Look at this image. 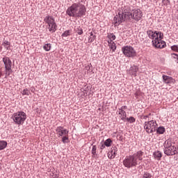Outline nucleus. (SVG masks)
<instances>
[{
	"mask_svg": "<svg viewBox=\"0 0 178 178\" xmlns=\"http://www.w3.org/2000/svg\"><path fill=\"white\" fill-rule=\"evenodd\" d=\"M86 12H87L86 6L78 2L72 3V6L67 9L66 13L70 17H83V16H86Z\"/></svg>",
	"mask_w": 178,
	"mask_h": 178,
	"instance_id": "obj_1",
	"label": "nucleus"
},
{
	"mask_svg": "<svg viewBox=\"0 0 178 178\" xmlns=\"http://www.w3.org/2000/svg\"><path fill=\"white\" fill-rule=\"evenodd\" d=\"M144 152L141 151H138L136 154H134L131 156H127L123 161V165L125 168H133L134 166H137L138 164V161H143V155Z\"/></svg>",
	"mask_w": 178,
	"mask_h": 178,
	"instance_id": "obj_2",
	"label": "nucleus"
},
{
	"mask_svg": "<svg viewBox=\"0 0 178 178\" xmlns=\"http://www.w3.org/2000/svg\"><path fill=\"white\" fill-rule=\"evenodd\" d=\"M11 118L15 124L20 126V124H23V123L26 122L27 115H26V113L24 111H18L17 113H14Z\"/></svg>",
	"mask_w": 178,
	"mask_h": 178,
	"instance_id": "obj_3",
	"label": "nucleus"
},
{
	"mask_svg": "<svg viewBox=\"0 0 178 178\" xmlns=\"http://www.w3.org/2000/svg\"><path fill=\"white\" fill-rule=\"evenodd\" d=\"M44 22L47 25V29L49 30L50 33H55L58 29V25H56V22H55V19L54 17L47 15L44 19Z\"/></svg>",
	"mask_w": 178,
	"mask_h": 178,
	"instance_id": "obj_4",
	"label": "nucleus"
},
{
	"mask_svg": "<svg viewBox=\"0 0 178 178\" xmlns=\"http://www.w3.org/2000/svg\"><path fill=\"white\" fill-rule=\"evenodd\" d=\"M156 129H158V124L156 120H150L147 122H145L144 124V129L145 130L147 134H151L154 131H156Z\"/></svg>",
	"mask_w": 178,
	"mask_h": 178,
	"instance_id": "obj_5",
	"label": "nucleus"
},
{
	"mask_svg": "<svg viewBox=\"0 0 178 178\" xmlns=\"http://www.w3.org/2000/svg\"><path fill=\"white\" fill-rule=\"evenodd\" d=\"M122 51L127 58H135V56H137V51L131 46L123 47Z\"/></svg>",
	"mask_w": 178,
	"mask_h": 178,
	"instance_id": "obj_6",
	"label": "nucleus"
},
{
	"mask_svg": "<svg viewBox=\"0 0 178 178\" xmlns=\"http://www.w3.org/2000/svg\"><path fill=\"white\" fill-rule=\"evenodd\" d=\"M147 34L150 38V40H152V44H154V41H156L159 38L162 39L163 38V33L160 31H152V30H149L147 31Z\"/></svg>",
	"mask_w": 178,
	"mask_h": 178,
	"instance_id": "obj_7",
	"label": "nucleus"
},
{
	"mask_svg": "<svg viewBox=\"0 0 178 178\" xmlns=\"http://www.w3.org/2000/svg\"><path fill=\"white\" fill-rule=\"evenodd\" d=\"M129 20L134 19V20L138 22V20H141V17H143V12L138 8H135L132 10L131 14L129 15Z\"/></svg>",
	"mask_w": 178,
	"mask_h": 178,
	"instance_id": "obj_8",
	"label": "nucleus"
},
{
	"mask_svg": "<svg viewBox=\"0 0 178 178\" xmlns=\"http://www.w3.org/2000/svg\"><path fill=\"white\" fill-rule=\"evenodd\" d=\"M3 62L6 69V76H10V73H12V60L9 57L6 56L3 58Z\"/></svg>",
	"mask_w": 178,
	"mask_h": 178,
	"instance_id": "obj_9",
	"label": "nucleus"
},
{
	"mask_svg": "<svg viewBox=\"0 0 178 178\" xmlns=\"http://www.w3.org/2000/svg\"><path fill=\"white\" fill-rule=\"evenodd\" d=\"M164 154L168 156L176 155L178 154V146L172 145L167 149H164Z\"/></svg>",
	"mask_w": 178,
	"mask_h": 178,
	"instance_id": "obj_10",
	"label": "nucleus"
},
{
	"mask_svg": "<svg viewBox=\"0 0 178 178\" xmlns=\"http://www.w3.org/2000/svg\"><path fill=\"white\" fill-rule=\"evenodd\" d=\"M122 11H120L121 15H123V16L127 19H129L130 17L129 15H131V13L133 12V10H131V7L130 6H125L124 7L121 8Z\"/></svg>",
	"mask_w": 178,
	"mask_h": 178,
	"instance_id": "obj_11",
	"label": "nucleus"
},
{
	"mask_svg": "<svg viewBox=\"0 0 178 178\" xmlns=\"http://www.w3.org/2000/svg\"><path fill=\"white\" fill-rule=\"evenodd\" d=\"M127 20V19L123 16V14L120 13V12L118 13V15L114 17L113 22H114V25L119 26L121 23H123Z\"/></svg>",
	"mask_w": 178,
	"mask_h": 178,
	"instance_id": "obj_12",
	"label": "nucleus"
},
{
	"mask_svg": "<svg viewBox=\"0 0 178 178\" xmlns=\"http://www.w3.org/2000/svg\"><path fill=\"white\" fill-rule=\"evenodd\" d=\"M56 131L58 137H63L65 136L69 135V130L63 128V127H58L56 129Z\"/></svg>",
	"mask_w": 178,
	"mask_h": 178,
	"instance_id": "obj_13",
	"label": "nucleus"
},
{
	"mask_svg": "<svg viewBox=\"0 0 178 178\" xmlns=\"http://www.w3.org/2000/svg\"><path fill=\"white\" fill-rule=\"evenodd\" d=\"M163 38H158L156 41H154V47H155L156 48H160L161 49H162V48H165V47H166V42H165V41L162 40Z\"/></svg>",
	"mask_w": 178,
	"mask_h": 178,
	"instance_id": "obj_14",
	"label": "nucleus"
},
{
	"mask_svg": "<svg viewBox=\"0 0 178 178\" xmlns=\"http://www.w3.org/2000/svg\"><path fill=\"white\" fill-rule=\"evenodd\" d=\"M163 81L165 83V84H175V83H176V80H175V79L166 75H163Z\"/></svg>",
	"mask_w": 178,
	"mask_h": 178,
	"instance_id": "obj_15",
	"label": "nucleus"
},
{
	"mask_svg": "<svg viewBox=\"0 0 178 178\" xmlns=\"http://www.w3.org/2000/svg\"><path fill=\"white\" fill-rule=\"evenodd\" d=\"M137 72H138V67L136 65H133L129 70V73L131 74V76H137Z\"/></svg>",
	"mask_w": 178,
	"mask_h": 178,
	"instance_id": "obj_16",
	"label": "nucleus"
},
{
	"mask_svg": "<svg viewBox=\"0 0 178 178\" xmlns=\"http://www.w3.org/2000/svg\"><path fill=\"white\" fill-rule=\"evenodd\" d=\"M173 146V143L170 139H168L164 142L163 147L164 149H167L168 148Z\"/></svg>",
	"mask_w": 178,
	"mask_h": 178,
	"instance_id": "obj_17",
	"label": "nucleus"
},
{
	"mask_svg": "<svg viewBox=\"0 0 178 178\" xmlns=\"http://www.w3.org/2000/svg\"><path fill=\"white\" fill-rule=\"evenodd\" d=\"M108 43L110 49H112L113 52H115V51L116 50V44L115 43V42L112 40H108Z\"/></svg>",
	"mask_w": 178,
	"mask_h": 178,
	"instance_id": "obj_18",
	"label": "nucleus"
},
{
	"mask_svg": "<svg viewBox=\"0 0 178 178\" xmlns=\"http://www.w3.org/2000/svg\"><path fill=\"white\" fill-rule=\"evenodd\" d=\"M118 114L120 115V118L122 119V120H126V111H124L123 109H119Z\"/></svg>",
	"mask_w": 178,
	"mask_h": 178,
	"instance_id": "obj_19",
	"label": "nucleus"
},
{
	"mask_svg": "<svg viewBox=\"0 0 178 178\" xmlns=\"http://www.w3.org/2000/svg\"><path fill=\"white\" fill-rule=\"evenodd\" d=\"M153 155L155 159L157 161H161V159L162 158V152L160 151H156L154 152Z\"/></svg>",
	"mask_w": 178,
	"mask_h": 178,
	"instance_id": "obj_20",
	"label": "nucleus"
},
{
	"mask_svg": "<svg viewBox=\"0 0 178 178\" xmlns=\"http://www.w3.org/2000/svg\"><path fill=\"white\" fill-rule=\"evenodd\" d=\"M90 35L88 38V42L91 44V42H94L95 41V39L97 38V36L92 33V32L89 33Z\"/></svg>",
	"mask_w": 178,
	"mask_h": 178,
	"instance_id": "obj_21",
	"label": "nucleus"
},
{
	"mask_svg": "<svg viewBox=\"0 0 178 178\" xmlns=\"http://www.w3.org/2000/svg\"><path fill=\"white\" fill-rule=\"evenodd\" d=\"M8 147V142L5 140H0V151H2V149H5Z\"/></svg>",
	"mask_w": 178,
	"mask_h": 178,
	"instance_id": "obj_22",
	"label": "nucleus"
},
{
	"mask_svg": "<svg viewBox=\"0 0 178 178\" xmlns=\"http://www.w3.org/2000/svg\"><path fill=\"white\" fill-rule=\"evenodd\" d=\"M2 45L6 48L7 50L10 49V42L8 40H4Z\"/></svg>",
	"mask_w": 178,
	"mask_h": 178,
	"instance_id": "obj_23",
	"label": "nucleus"
},
{
	"mask_svg": "<svg viewBox=\"0 0 178 178\" xmlns=\"http://www.w3.org/2000/svg\"><path fill=\"white\" fill-rule=\"evenodd\" d=\"M157 134H163L165 133V127H159L156 129Z\"/></svg>",
	"mask_w": 178,
	"mask_h": 178,
	"instance_id": "obj_24",
	"label": "nucleus"
},
{
	"mask_svg": "<svg viewBox=\"0 0 178 178\" xmlns=\"http://www.w3.org/2000/svg\"><path fill=\"white\" fill-rule=\"evenodd\" d=\"M75 31L79 34V35H81V34H83V29L80 26L76 27L75 29Z\"/></svg>",
	"mask_w": 178,
	"mask_h": 178,
	"instance_id": "obj_25",
	"label": "nucleus"
},
{
	"mask_svg": "<svg viewBox=\"0 0 178 178\" xmlns=\"http://www.w3.org/2000/svg\"><path fill=\"white\" fill-rule=\"evenodd\" d=\"M111 153H112V155H113V156H116V152H118V147H111V151L110 152Z\"/></svg>",
	"mask_w": 178,
	"mask_h": 178,
	"instance_id": "obj_26",
	"label": "nucleus"
},
{
	"mask_svg": "<svg viewBox=\"0 0 178 178\" xmlns=\"http://www.w3.org/2000/svg\"><path fill=\"white\" fill-rule=\"evenodd\" d=\"M43 49H44V51H51V44L49 43H47V44H45L44 46H43Z\"/></svg>",
	"mask_w": 178,
	"mask_h": 178,
	"instance_id": "obj_27",
	"label": "nucleus"
},
{
	"mask_svg": "<svg viewBox=\"0 0 178 178\" xmlns=\"http://www.w3.org/2000/svg\"><path fill=\"white\" fill-rule=\"evenodd\" d=\"M111 144H112V140L111 139H107L105 140L104 145L106 146V147H111Z\"/></svg>",
	"mask_w": 178,
	"mask_h": 178,
	"instance_id": "obj_28",
	"label": "nucleus"
},
{
	"mask_svg": "<svg viewBox=\"0 0 178 178\" xmlns=\"http://www.w3.org/2000/svg\"><path fill=\"white\" fill-rule=\"evenodd\" d=\"M70 33H72V31H70V30L65 31L62 34V37H69V35H70Z\"/></svg>",
	"mask_w": 178,
	"mask_h": 178,
	"instance_id": "obj_29",
	"label": "nucleus"
},
{
	"mask_svg": "<svg viewBox=\"0 0 178 178\" xmlns=\"http://www.w3.org/2000/svg\"><path fill=\"white\" fill-rule=\"evenodd\" d=\"M109 41H113L116 40V36L113 33H110L108 35Z\"/></svg>",
	"mask_w": 178,
	"mask_h": 178,
	"instance_id": "obj_30",
	"label": "nucleus"
},
{
	"mask_svg": "<svg viewBox=\"0 0 178 178\" xmlns=\"http://www.w3.org/2000/svg\"><path fill=\"white\" fill-rule=\"evenodd\" d=\"M125 120H127V122H129V123H134V122H136V118L134 117H130L129 118H126Z\"/></svg>",
	"mask_w": 178,
	"mask_h": 178,
	"instance_id": "obj_31",
	"label": "nucleus"
},
{
	"mask_svg": "<svg viewBox=\"0 0 178 178\" xmlns=\"http://www.w3.org/2000/svg\"><path fill=\"white\" fill-rule=\"evenodd\" d=\"M22 95H30V90L29 89L26 88L22 90Z\"/></svg>",
	"mask_w": 178,
	"mask_h": 178,
	"instance_id": "obj_32",
	"label": "nucleus"
},
{
	"mask_svg": "<svg viewBox=\"0 0 178 178\" xmlns=\"http://www.w3.org/2000/svg\"><path fill=\"white\" fill-rule=\"evenodd\" d=\"M95 154H97V145H93L92 148V154L93 157L95 156Z\"/></svg>",
	"mask_w": 178,
	"mask_h": 178,
	"instance_id": "obj_33",
	"label": "nucleus"
},
{
	"mask_svg": "<svg viewBox=\"0 0 178 178\" xmlns=\"http://www.w3.org/2000/svg\"><path fill=\"white\" fill-rule=\"evenodd\" d=\"M67 141H69V137H67V136H63L62 142L63 143V144H66Z\"/></svg>",
	"mask_w": 178,
	"mask_h": 178,
	"instance_id": "obj_34",
	"label": "nucleus"
},
{
	"mask_svg": "<svg viewBox=\"0 0 178 178\" xmlns=\"http://www.w3.org/2000/svg\"><path fill=\"white\" fill-rule=\"evenodd\" d=\"M162 3L165 6H168V5H170V1L169 0H163Z\"/></svg>",
	"mask_w": 178,
	"mask_h": 178,
	"instance_id": "obj_35",
	"label": "nucleus"
},
{
	"mask_svg": "<svg viewBox=\"0 0 178 178\" xmlns=\"http://www.w3.org/2000/svg\"><path fill=\"white\" fill-rule=\"evenodd\" d=\"M151 174L146 172L143 175V178H151Z\"/></svg>",
	"mask_w": 178,
	"mask_h": 178,
	"instance_id": "obj_36",
	"label": "nucleus"
},
{
	"mask_svg": "<svg viewBox=\"0 0 178 178\" xmlns=\"http://www.w3.org/2000/svg\"><path fill=\"white\" fill-rule=\"evenodd\" d=\"M171 49L172 51H175V52H178V46L174 45V46L171 47Z\"/></svg>",
	"mask_w": 178,
	"mask_h": 178,
	"instance_id": "obj_37",
	"label": "nucleus"
},
{
	"mask_svg": "<svg viewBox=\"0 0 178 178\" xmlns=\"http://www.w3.org/2000/svg\"><path fill=\"white\" fill-rule=\"evenodd\" d=\"M108 158H109V159H113V158H115V156H113V154H112V153L111 152H108Z\"/></svg>",
	"mask_w": 178,
	"mask_h": 178,
	"instance_id": "obj_38",
	"label": "nucleus"
},
{
	"mask_svg": "<svg viewBox=\"0 0 178 178\" xmlns=\"http://www.w3.org/2000/svg\"><path fill=\"white\" fill-rule=\"evenodd\" d=\"M172 58H175V59H177L176 62L178 63V54H172Z\"/></svg>",
	"mask_w": 178,
	"mask_h": 178,
	"instance_id": "obj_39",
	"label": "nucleus"
},
{
	"mask_svg": "<svg viewBox=\"0 0 178 178\" xmlns=\"http://www.w3.org/2000/svg\"><path fill=\"white\" fill-rule=\"evenodd\" d=\"M105 147H106L104 143L103 145H102L100 149H104Z\"/></svg>",
	"mask_w": 178,
	"mask_h": 178,
	"instance_id": "obj_40",
	"label": "nucleus"
},
{
	"mask_svg": "<svg viewBox=\"0 0 178 178\" xmlns=\"http://www.w3.org/2000/svg\"><path fill=\"white\" fill-rule=\"evenodd\" d=\"M31 91L32 92H34V91H35V88H31Z\"/></svg>",
	"mask_w": 178,
	"mask_h": 178,
	"instance_id": "obj_41",
	"label": "nucleus"
},
{
	"mask_svg": "<svg viewBox=\"0 0 178 178\" xmlns=\"http://www.w3.org/2000/svg\"><path fill=\"white\" fill-rule=\"evenodd\" d=\"M120 109H122V111H123V109H126V106H122L121 108H120Z\"/></svg>",
	"mask_w": 178,
	"mask_h": 178,
	"instance_id": "obj_42",
	"label": "nucleus"
},
{
	"mask_svg": "<svg viewBox=\"0 0 178 178\" xmlns=\"http://www.w3.org/2000/svg\"><path fill=\"white\" fill-rule=\"evenodd\" d=\"M135 97L137 98V97H138V92H136L135 93Z\"/></svg>",
	"mask_w": 178,
	"mask_h": 178,
	"instance_id": "obj_43",
	"label": "nucleus"
},
{
	"mask_svg": "<svg viewBox=\"0 0 178 178\" xmlns=\"http://www.w3.org/2000/svg\"><path fill=\"white\" fill-rule=\"evenodd\" d=\"M2 76V71L0 70V77Z\"/></svg>",
	"mask_w": 178,
	"mask_h": 178,
	"instance_id": "obj_44",
	"label": "nucleus"
},
{
	"mask_svg": "<svg viewBox=\"0 0 178 178\" xmlns=\"http://www.w3.org/2000/svg\"><path fill=\"white\" fill-rule=\"evenodd\" d=\"M7 76H8V75H6V77H7Z\"/></svg>",
	"mask_w": 178,
	"mask_h": 178,
	"instance_id": "obj_45",
	"label": "nucleus"
}]
</instances>
